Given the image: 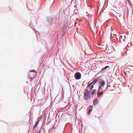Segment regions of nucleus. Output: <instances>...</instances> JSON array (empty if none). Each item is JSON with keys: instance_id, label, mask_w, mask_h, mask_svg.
Wrapping results in <instances>:
<instances>
[{"instance_id": "obj_1", "label": "nucleus", "mask_w": 133, "mask_h": 133, "mask_svg": "<svg viewBox=\"0 0 133 133\" xmlns=\"http://www.w3.org/2000/svg\"><path fill=\"white\" fill-rule=\"evenodd\" d=\"M29 73V77H30L31 79L36 77L37 75V72L35 70H31Z\"/></svg>"}, {"instance_id": "obj_2", "label": "nucleus", "mask_w": 133, "mask_h": 133, "mask_svg": "<svg viewBox=\"0 0 133 133\" xmlns=\"http://www.w3.org/2000/svg\"><path fill=\"white\" fill-rule=\"evenodd\" d=\"M90 92L89 90H86L84 92V98L86 100H88L89 99L90 97Z\"/></svg>"}, {"instance_id": "obj_3", "label": "nucleus", "mask_w": 133, "mask_h": 133, "mask_svg": "<svg viewBox=\"0 0 133 133\" xmlns=\"http://www.w3.org/2000/svg\"><path fill=\"white\" fill-rule=\"evenodd\" d=\"M105 91V90H103V89H101L100 90H99L98 88L97 92V95L98 97H101L103 95L104 92Z\"/></svg>"}, {"instance_id": "obj_4", "label": "nucleus", "mask_w": 133, "mask_h": 133, "mask_svg": "<svg viewBox=\"0 0 133 133\" xmlns=\"http://www.w3.org/2000/svg\"><path fill=\"white\" fill-rule=\"evenodd\" d=\"M101 85L99 86V90H100L101 89H103V86L105 84V82L103 80H102L100 82Z\"/></svg>"}, {"instance_id": "obj_5", "label": "nucleus", "mask_w": 133, "mask_h": 133, "mask_svg": "<svg viewBox=\"0 0 133 133\" xmlns=\"http://www.w3.org/2000/svg\"><path fill=\"white\" fill-rule=\"evenodd\" d=\"M74 76L76 79H79L81 78V75L79 72H77L75 74Z\"/></svg>"}, {"instance_id": "obj_6", "label": "nucleus", "mask_w": 133, "mask_h": 133, "mask_svg": "<svg viewBox=\"0 0 133 133\" xmlns=\"http://www.w3.org/2000/svg\"><path fill=\"white\" fill-rule=\"evenodd\" d=\"M94 87V86L91 83H89L88 85L87 89L85 90L90 91L92 90Z\"/></svg>"}, {"instance_id": "obj_7", "label": "nucleus", "mask_w": 133, "mask_h": 133, "mask_svg": "<svg viewBox=\"0 0 133 133\" xmlns=\"http://www.w3.org/2000/svg\"><path fill=\"white\" fill-rule=\"evenodd\" d=\"M125 39V36L124 35H120L119 40L120 41H124Z\"/></svg>"}, {"instance_id": "obj_8", "label": "nucleus", "mask_w": 133, "mask_h": 133, "mask_svg": "<svg viewBox=\"0 0 133 133\" xmlns=\"http://www.w3.org/2000/svg\"><path fill=\"white\" fill-rule=\"evenodd\" d=\"M96 91V89H93L91 90V94L92 96H93V95L95 94V92Z\"/></svg>"}, {"instance_id": "obj_9", "label": "nucleus", "mask_w": 133, "mask_h": 133, "mask_svg": "<svg viewBox=\"0 0 133 133\" xmlns=\"http://www.w3.org/2000/svg\"><path fill=\"white\" fill-rule=\"evenodd\" d=\"M109 67H110L109 66H106L105 67H104V68L102 69L101 70V72H102L104 70H105L107 68H109Z\"/></svg>"}, {"instance_id": "obj_10", "label": "nucleus", "mask_w": 133, "mask_h": 133, "mask_svg": "<svg viewBox=\"0 0 133 133\" xmlns=\"http://www.w3.org/2000/svg\"><path fill=\"white\" fill-rule=\"evenodd\" d=\"M97 80L96 79H95L92 82L90 83H91L94 86L95 83L97 82Z\"/></svg>"}, {"instance_id": "obj_11", "label": "nucleus", "mask_w": 133, "mask_h": 133, "mask_svg": "<svg viewBox=\"0 0 133 133\" xmlns=\"http://www.w3.org/2000/svg\"><path fill=\"white\" fill-rule=\"evenodd\" d=\"M39 122V120H37V121L35 124V125H34V129L35 128H36V127L37 125L38 124V123Z\"/></svg>"}, {"instance_id": "obj_12", "label": "nucleus", "mask_w": 133, "mask_h": 133, "mask_svg": "<svg viewBox=\"0 0 133 133\" xmlns=\"http://www.w3.org/2000/svg\"><path fill=\"white\" fill-rule=\"evenodd\" d=\"M98 102V100H96L94 101L93 102V103L94 104H96Z\"/></svg>"}, {"instance_id": "obj_13", "label": "nucleus", "mask_w": 133, "mask_h": 133, "mask_svg": "<svg viewBox=\"0 0 133 133\" xmlns=\"http://www.w3.org/2000/svg\"><path fill=\"white\" fill-rule=\"evenodd\" d=\"M128 1L129 4H130L131 5V1L130 0H128Z\"/></svg>"}, {"instance_id": "obj_14", "label": "nucleus", "mask_w": 133, "mask_h": 133, "mask_svg": "<svg viewBox=\"0 0 133 133\" xmlns=\"http://www.w3.org/2000/svg\"><path fill=\"white\" fill-rule=\"evenodd\" d=\"M92 109H89V111L90 112H91L92 111Z\"/></svg>"}, {"instance_id": "obj_15", "label": "nucleus", "mask_w": 133, "mask_h": 133, "mask_svg": "<svg viewBox=\"0 0 133 133\" xmlns=\"http://www.w3.org/2000/svg\"><path fill=\"white\" fill-rule=\"evenodd\" d=\"M87 113H88V115H89L90 114V112L89 111Z\"/></svg>"}, {"instance_id": "obj_16", "label": "nucleus", "mask_w": 133, "mask_h": 133, "mask_svg": "<svg viewBox=\"0 0 133 133\" xmlns=\"http://www.w3.org/2000/svg\"><path fill=\"white\" fill-rule=\"evenodd\" d=\"M37 133H41V132L40 131H38Z\"/></svg>"}, {"instance_id": "obj_17", "label": "nucleus", "mask_w": 133, "mask_h": 133, "mask_svg": "<svg viewBox=\"0 0 133 133\" xmlns=\"http://www.w3.org/2000/svg\"><path fill=\"white\" fill-rule=\"evenodd\" d=\"M33 79L34 78H32V79H30V81H31V80H32V79Z\"/></svg>"}]
</instances>
